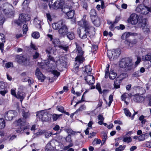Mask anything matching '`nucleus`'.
<instances>
[{
  "instance_id": "nucleus-17",
  "label": "nucleus",
  "mask_w": 151,
  "mask_h": 151,
  "mask_svg": "<svg viewBox=\"0 0 151 151\" xmlns=\"http://www.w3.org/2000/svg\"><path fill=\"white\" fill-rule=\"evenodd\" d=\"M5 42V36L2 34L0 33V49L1 52H3L4 43Z\"/></svg>"
},
{
  "instance_id": "nucleus-10",
  "label": "nucleus",
  "mask_w": 151,
  "mask_h": 151,
  "mask_svg": "<svg viewBox=\"0 0 151 151\" xmlns=\"http://www.w3.org/2000/svg\"><path fill=\"white\" fill-rule=\"evenodd\" d=\"M37 118H38L42 122H47L49 120V118L47 116V114L43 111H41L37 113Z\"/></svg>"
},
{
  "instance_id": "nucleus-34",
  "label": "nucleus",
  "mask_w": 151,
  "mask_h": 151,
  "mask_svg": "<svg viewBox=\"0 0 151 151\" xmlns=\"http://www.w3.org/2000/svg\"><path fill=\"white\" fill-rule=\"evenodd\" d=\"M29 128V126H26L25 127H20L17 129L16 130V131L17 133H20L23 130H24L26 129H28Z\"/></svg>"
},
{
  "instance_id": "nucleus-32",
  "label": "nucleus",
  "mask_w": 151,
  "mask_h": 151,
  "mask_svg": "<svg viewBox=\"0 0 151 151\" xmlns=\"http://www.w3.org/2000/svg\"><path fill=\"white\" fill-rule=\"evenodd\" d=\"M5 126V122L3 119H0V129L4 128Z\"/></svg>"
},
{
  "instance_id": "nucleus-23",
  "label": "nucleus",
  "mask_w": 151,
  "mask_h": 151,
  "mask_svg": "<svg viewBox=\"0 0 151 151\" xmlns=\"http://www.w3.org/2000/svg\"><path fill=\"white\" fill-rule=\"evenodd\" d=\"M133 33L129 32H125L123 33L121 36V39L123 40H125L130 35H132Z\"/></svg>"
},
{
  "instance_id": "nucleus-52",
  "label": "nucleus",
  "mask_w": 151,
  "mask_h": 151,
  "mask_svg": "<svg viewBox=\"0 0 151 151\" xmlns=\"http://www.w3.org/2000/svg\"><path fill=\"white\" fill-rule=\"evenodd\" d=\"M132 75L134 77H138L141 75V74L140 72L138 71L134 73Z\"/></svg>"
},
{
  "instance_id": "nucleus-26",
  "label": "nucleus",
  "mask_w": 151,
  "mask_h": 151,
  "mask_svg": "<svg viewBox=\"0 0 151 151\" xmlns=\"http://www.w3.org/2000/svg\"><path fill=\"white\" fill-rule=\"evenodd\" d=\"M71 7L68 6H66L62 9V11L65 13L67 14L71 10H72Z\"/></svg>"
},
{
  "instance_id": "nucleus-13",
  "label": "nucleus",
  "mask_w": 151,
  "mask_h": 151,
  "mask_svg": "<svg viewBox=\"0 0 151 151\" xmlns=\"http://www.w3.org/2000/svg\"><path fill=\"white\" fill-rule=\"evenodd\" d=\"M17 113L15 111H10L7 112L4 116L5 119L7 120H12L13 117L16 115Z\"/></svg>"
},
{
  "instance_id": "nucleus-28",
  "label": "nucleus",
  "mask_w": 151,
  "mask_h": 151,
  "mask_svg": "<svg viewBox=\"0 0 151 151\" xmlns=\"http://www.w3.org/2000/svg\"><path fill=\"white\" fill-rule=\"evenodd\" d=\"M15 97L17 99H19L21 102H22L24 98L22 93L19 92L17 93V96Z\"/></svg>"
},
{
  "instance_id": "nucleus-35",
  "label": "nucleus",
  "mask_w": 151,
  "mask_h": 151,
  "mask_svg": "<svg viewBox=\"0 0 151 151\" xmlns=\"http://www.w3.org/2000/svg\"><path fill=\"white\" fill-rule=\"evenodd\" d=\"M62 114L58 115L56 114H53L52 115V119L53 121H55L58 119L60 116H62Z\"/></svg>"
},
{
  "instance_id": "nucleus-37",
  "label": "nucleus",
  "mask_w": 151,
  "mask_h": 151,
  "mask_svg": "<svg viewBox=\"0 0 151 151\" xmlns=\"http://www.w3.org/2000/svg\"><path fill=\"white\" fill-rule=\"evenodd\" d=\"M101 135L103 139L102 141L104 142L107 138V134L104 132H102Z\"/></svg>"
},
{
  "instance_id": "nucleus-44",
  "label": "nucleus",
  "mask_w": 151,
  "mask_h": 151,
  "mask_svg": "<svg viewBox=\"0 0 151 151\" xmlns=\"http://www.w3.org/2000/svg\"><path fill=\"white\" fill-rule=\"evenodd\" d=\"M114 88H120L119 82L117 80L114 81Z\"/></svg>"
},
{
  "instance_id": "nucleus-49",
  "label": "nucleus",
  "mask_w": 151,
  "mask_h": 151,
  "mask_svg": "<svg viewBox=\"0 0 151 151\" xmlns=\"http://www.w3.org/2000/svg\"><path fill=\"white\" fill-rule=\"evenodd\" d=\"M5 66L6 68H9L11 67H13V63L11 62H8L6 63Z\"/></svg>"
},
{
  "instance_id": "nucleus-12",
  "label": "nucleus",
  "mask_w": 151,
  "mask_h": 151,
  "mask_svg": "<svg viewBox=\"0 0 151 151\" xmlns=\"http://www.w3.org/2000/svg\"><path fill=\"white\" fill-rule=\"evenodd\" d=\"M138 16L136 14H132L128 19V22L132 24H135L138 22Z\"/></svg>"
},
{
  "instance_id": "nucleus-57",
  "label": "nucleus",
  "mask_w": 151,
  "mask_h": 151,
  "mask_svg": "<svg viewBox=\"0 0 151 151\" xmlns=\"http://www.w3.org/2000/svg\"><path fill=\"white\" fill-rule=\"evenodd\" d=\"M145 139V138L143 134H141L138 137V139L140 141H144Z\"/></svg>"
},
{
  "instance_id": "nucleus-5",
  "label": "nucleus",
  "mask_w": 151,
  "mask_h": 151,
  "mask_svg": "<svg viewBox=\"0 0 151 151\" xmlns=\"http://www.w3.org/2000/svg\"><path fill=\"white\" fill-rule=\"evenodd\" d=\"M30 19V16L27 14H19L18 20L16 22V23L19 26L26 21H29Z\"/></svg>"
},
{
  "instance_id": "nucleus-14",
  "label": "nucleus",
  "mask_w": 151,
  "mask_h": 151,
  "mask_svg": "<svg viewBox=\"0 0 151 151\" xmlns=\"http://www.w3.org/2000/svg\"><path fill=\"white\" fill-rule=\"evenodd\" d=\"M68 29L67 26L64 24L58 30V33L60 36H64L68 32Z\"/></svg>"
},
{
  "instance_id": "nucleus-24",
  "label": "nucleus",
  "mask_w": 151,
  "mask_h": 151,
  "mask_svg": "<svg viewBox=\"0 0 151 151\" xmlns=\"http://www.w3.org/2000/svg\"><path fill=\"white\" fill-rule=\"evenodd\" d=\"M67 36L70 40H72L75 38V35L74 33L72 32H69L66 33Z\"/></svg>"
},
{
  "instance_id": "nucleus-60",
  "label": "nucleus",
  "mask_w": 151,
  "mask_h": 151,
  "mask_svg": "<svg viewBox=\"0 0 151 151\" xmlns=\"http://www.w3.org/2000/svg\"><path fill=\"white\" fill-rule=\"evenodd\" d=\"M86 92H85L83 95L82 96L81 99V100L79 101L78 102L77 104H79L82 102L85 101V97L84 96V94Z\"/></svg>"
},
{
  "instance_id": "nucleus-48",
  "label": "nucleus",
  "mask_w": 151,
  "mask_h": 151,
  "mask_svg": "<svg viewBox=\"0 0 151 151\" xmlns=\"http://www.w3.org/2000/svg\"><path fill=\"white\" fill-rule=\"evenodd\" d=\"M124 110V113L127 116H131V114L128 109L125 108Z\"/></svg>"
},
{
  "instance_id": "nucleus-59",
  "label": "nucleus",
  "mask_w": 151,
  "mask_h": 151,
  "mask_svg": "<svg viewBox=\"0 0 151 151\" xmlns=\"http://www.w3.org/2000/svg\"><path fill=\"white\" fill-rule=\"evenodd\" d=\"M52 133L50 132H45V135L46 137L48 138L51 136Z\"/></svg>"
},
{
  "instance_id": "nucleus-61",
  "label": "nucleus",
  "mask_w": 151,
  "mask_h": 151,
  "mask_svg": "<svg viewBox=\"0 0 151 151\" xmlns=\"http://www.w3.org/2000/svg\"><path fill=\"white\" fill-rule=\"evenodd\" d=\"M127 75L126 73H122L120 75V78H122V79H123L127 76Z\"/></svg>"
},
{
  "instance_id": "nucleus-18",
  "label": "nucleus",
  "mask_w": 151,
  "mask_h": 151,
  "mask_svg": "<svg viewBox=\"0 0 151 151\" xmlns=\"http://www.w3.org/2000/svg\"><path fill=\"white\" fill-rule=\"evenodd\" d=\"M64 24L63 21L62 20L57 23H54L52 24L53 28L55 30L59 29L60 28L62 27V26Z\"/></svg>"
},
{
  "instance_id": "nucleus-11",
  "label": "nucleus",
  "mask_w": 151,
  "mask_h": 151,
  "mask_svg": "<svg viewBox=\"0 0 151 151\" xmlns=\"http://www.w3.org/2000/svg\"><path fill=\"white\" fill-rule=\"evenodd\" d=\"M53 2L51 1L50 2L49 4L50 8H51L54 9H57L62 7L63 3L60 1V0H56L53 4H52Z\"/></svg>"
},
{
  "instance_id": "nucleus-47",
  "label": "nucleus",
  "mask_w": 151,
  "mask_h": 151,
  "mask_svg": "<svg viewBox=\"0 0 151 151\" xmlns=\"http://www.w3.org/2000/svg\"><path fill=\"white\" fill-rule=\"evenodd\" d=\"M28 30V28L27 27V25L26 24H24L23 26V34H26Z\"/></svg>"
},
{
  "instance_id": "nucleus-15",
  "label": "nucleus",
  "mask_w": 151,
  "mask_h": 151,
  "mask_svg": "<svg viewBox=\"0 0 151 151\" xmlns=\"http://www.w3.org/2000/svg\"><path fill=\"white\" fill-rule=\"evenodd\" d=\"M35 74L39 80H40L41 82L44 81L45 78V77L40 72L39 68H37L35 71Z\"/></svg>"
},
{
  "instance_id": "nucleus-19",
  "label": "nucleus",
  "mask_w": 151,
  "mask_h": 151,
  "mask_svg": "<svg viewBox=\"0 0 151 151\" xmlns=\"http://www.w3.org/2000/svg\"><path fill=\"white\" fill-rule=\"evenodd\" d=\"M27 121L22 118H20L15 122V123L18 126L22 127L25 125L27 123Z\"/></svg>"
},
{
  "instance_id": "nucleus-33",
  "label": "nucleus",
  "mask_w": 151,
  "mask_h": 151,
  "mask_svg": "<svg viewBox=\"0 0 151 151\" xmlns=\"http://www.w3.org/2000/svg\"><path fill=\"white\" fill-rule=\"evenodd\" d=\"M58 46L60 48L64 50L65 52H67L69 47V46H67L66 45H59Z\"/></svg>"
},
{
  "instance_id": "nucleus-9",
  "label": "nucleus",
  "mask_w": 151,
  "mask_h": 151,
  "mask_svg": "<svg viewBox=\"0 0 151 151\" xmlns=\"http://www.w3.org/2000/svg\"><path fill=\"white\" fill-rule=\"evenodd\" d=\"M45 52L48 55V64H49L50 61H52V63L55 62V60L53 57H52L51 55L55 53V50L52 48L51 47H49L46 48L45 50Z\"/></svg>"
},
{
  "instance_id": "nucleus-45",
  "label": "nucleus",
  "mask_w": 151,
  "mask_h": 151,
  "mask_svg": "<svg viewBox=\"0 0 151 151\" xmlns=\"http://www.w3.org/2000/svg\"><path fill=\"white\" fill-rule=\"evenodd\" d=\"M137 90H139L142 94H143L145 92V90L142 87L138 86L136 88Z\"/></svg>"
},
{
  "instance_id": "nucleus-16",
  "label": "nucleus",
  "mask_w": 151,
  "mask_h": 151,
  "mask_svg": "<svg viewBox=\"0 0 151 151\" xmlns=\"http://www.w3.org/2000/svg\"><path fill=\"white\" fill-rule=\"evenodd\" d=\"M85 78L87 83L89 85H92L94 83V77L92 75H88Z\"/></svg>"
},
{
  "instance_id": "nucleus-6",
  "label": "nucleus",
  "mask_w": 151,
  "mask_h": 151,
  "mask_svg": "<svg viewBox=\"0 0 151 151\" xmlns=\"http://www.w3.org/2000/svg\"><path fill=\"white\" fill-rule=\"evenodd\" d=\"M136 10L142 14H146L150 11L151 9L150 7L140 5L136 8Z\"/></svg>"
},
{
  "instance_id": "nucleus-4",
  "label": "nucleus",
  "mask_w": 151,
  "mask_h": 151,
  "mask_svg": "<svg viewBox=\"0 0 151 151\" xmlns=\"http://www.w3.org/2000/svg\"><path fill=\"white\" fill-rule=\"evenodd\" d=\"M76 51V52L77 54V57L76 58V61L78 62L79 63H82L84 60L83 55L84 53V52L82 50V48L78 44L75 43Z\"/></svg>"
},
{
  "instance_id": "nucleus-62",
  "label": "nucleus",
  "mask_w": 151,
  "mask_h": 151,
  "mask_svg": "<svg viewBox=\"0 0 151 151\" xmlns=\"http://www.w3.org/2000/svg\"><path fill=\"white\" fill-rule=\"evenodd\" d=\"M147 97L149 99L148 104L150 106H151V94L147 95Z\"/></svg>"
},
{
  "instance_id": "nucleus-3",
  "label": "nucleus",
  "mask_w": 151,
  "mask_h": 151,
  "mask_svg": "<svg viewBox=\"0 0 151 151\" xmlns=\"http://www.w3.org/2000/svg\"><path fill=\"white\" fill-rule=\"evenodd\" d=\"M3 11L5 14L10 17L13 15L15 12L12 5L8 3L3 4Z\"/></svg>"
},
{
  "instance_id": "nucleus-53",
  "label": "nucleus",
  "mask_w": 151,
  "mask_h": 151,
  "mask_svg": "<svg viewBox=\"0 0 151 151\" xmlns=\"http://www.w3.org/2000/svg\"><path fill=\"white\" fill-rule=\"evenodd\" d=\"M57 110L62 112H64V108L61 106H58L57 107Z\"/></svg>"
},
{
  "instance_id": "nucleus-58",
  "label": "nucleus",
  "mask_w": 151,
  "mask_h": 151,
  "mask_svg": "<svg viewBox=\"0 0 151 151\" xmlns=\"http://www.w3.org/2000/svg\"><path fill=\"white\" fill-rule=\"evenodd\" d=\"M141 61V58L138 56L137 58V60L135 62V65H137L140 63Z\"/></svg>"
},
{
  "instance_id": "nucleus-51",
  "label": "nucleus",
  "mask_w": 151,
  "mask_h": 151,
  "mask_svg": "<svg viewBox=\"0 0 151 151\" xmlns=\"http://www.w3.org/2000/svg\"><path fill=\"white\" fill-rule=\"evenodd\" d=\"M96 88L98 90L99 93L101 94V90L100 86V85L99 83H97L96 86Z\"/></svg>"
},
{
  "instance_id": "nucleus-64",
  "label": "nucleus",
  "mask_w": 151,
  "mask_h": 151,
  "mask_svg": "<svg viewBox=\"0 0 151 151\" xmlns=\"http://www.w3.org/2000/svg\"><path fill=\"white\" fill-rule=\"evenodd\" d=\"M39 54L37 52H36L33 55V58L35 59L39 57Z\"/></svg>"
},
{
  "instance_id": "nucleus-42",
  "label": "nucleus",
  "mask_w": 151,
  "mask_h": 151,
  "mask_svg": "<svg viewBox=\"0 0 151 151\" xmlns=\"http://www.w3.org/2000/svg\"><path fill=\"white\" fill-rule=\"evenodd\" d=\"M125 147V145H120L119 147L115 149V151H123Z\"/></svg>"
},
{
  "instance_id": "nucleus-50",
  "label": "nucleus",
  "mask_w": 151,
  "mask_h": 151,
  "mask_svg": "<svg viewBox=\"0 0 151 151\" xmlns=\"http://www.w3.org/2000/svg\"><path fill=\"white\" fill-rule=\"evenodd\" d=\"M16 88H14L11 90V94L15 97L17 96V94L16 93Z\"/></svg>"
},
{
  "instance_id": "nucleus-38",
  "label": "nucleus",
  "mask_w": 151,
  "mask_h": 151,
  "mask_svg": "<svg viewBox=\"0 0 151 151\" xmlns=\"http://www.w3.org/2000/svg\"><path fill=\"white\" fill-rule=\"evenodd\" d=\"M85 71L87 73H90L91 70V68L89 65H87L85 67Z\"/></svg>"
},
{
  "instance_id": "nucleus-30",
  "label": "nucleus",
  "mask_w": 151,
  "mask_h": 151,
  "mask_svg": "<svg viewBox=\"0 0 151 151\" xmlns=\"http://www.w3.org/2000/svg\"><path fill=\"white\" fill-rule=\"evenodd\" d=\"M66 130L67 132L69 134L68 135L70 136L71 135H75L77 133L76 132H74L70 129H68Z\"/></svg>"
},
{
  "instance_id": "nucleus-20",
  "label": "nucleus",
  "mask_w": 151,
  "mask_h": 151,
  "mask_svg": "<svg viewBox=\"0 0 151 151\" xmlns=\"http://www.w3.org/2000/svg\"><path fill=\"white\" fill-rule=\"evenodd\" d=\"M22 115L23 116L22 118L25 119L26 120L28 118H29L30 116V113L24 110V109H22Z\"/></svg>"
},
{
  "instance_id": "nucleus-39",
  "label": "nucleus",
  "mask_w": 151,
  "mask_h": 151,
  "mask_svg": "<svg viewBox=\"0 0 151 151\" xmlns=\"http://www.w3.org/2000/svg\"><path fill=\"white\" fill-rule=\"evenodd\" d=\"M92 51L94 54H96V50L98 49V46L97 45H92Z\"/></svg>"
},
{
  "instance_id": "nucleus-29",
  "label": "nucleus",
  "mask_w": 151,
  "mask_h": 151,
  "mask_svg": "<svg viewBox=\"0 0 151 151\" xmlns=\"http://www.w3.org/2000/svg\"><path fill=\"white\" fill-rule=\"evenodd\" d=\"M26 60L27 58L25 57L20 56L19 57L18 62L19 63L22 64L23 63H25Z\"/></svg>"
},
{
  "instance_id": "nucleus-21",
  "label": "nucleus",
  "mask_w": 151,
  "mask_h": 151,
  "mask_svg": "<svg viewBox=\"0 0 151 151\" xmlns=\"http://www.w3.org/2000/svg\"><path fill=\"white\" fill-rule=\"evenodd\" d=\"M137 42V41L136 39H134L131 41L127 40L125 41V44L129 46L130 47H132L134 45L136 44Z\"/></svg>"
},
{
  "instance_id": "nucleus-56",
  "label": "nucleus",
  "mask_w": 151,
  "mask_h": 151,
  "mask_svg": "<svg viewBox=\"0 0 151 151\" xmlns=\"http://www.w3.org/2000/svg\"><path fill=\"white\" fill-rule=\"evenodd\" d=\"M30 46V47L31 48V49H33V50H35L38 49V48L37 47V46L36 45H35V44L32 43V42H31V43Z\"/></svg>"
},
{
  "instance_id": "nucleus-46",
  "label": "nucleus",
  "mask_w": 151,
  "mask_h": 151,
  "mask_svg": "<svg viewBox=\"0 0 151 151\" xmlns=\"http://www.w3.org/2000/svg\"><path fill=\"white\" fill-rule=\"evenodd\" d=\"M90 14L91 16H95L96 15V11L94 9H92L90 11Z\"/></svg>"
},
{
  "instance_id": "nucleus-41",
  "label": "nucleus",
  "mask_w": 151,
  "mask_h": 151,
  "mask_svg": "<svg viewBox=\"0 0 151 151\" xmlns=\"http://www.w3.org/2000/svg\"><path fill=\"white\" fill-rule=\"evenodd\" d=\"M32 37L34 38L37 39L40 37V35L39 32H33L32 35Z\"/></svg>"
},
{
  "instance_id": "nucleus-63",
  "label": "nucleus",
  "mask_w": 151,
  "mask_h": 151,
  "mask_svg": "<svg viewBox=\"0 0 151 151\" xmlns=\"http://www.w3.org/2000/svg\"><path fill=\"white\" fill-rule=\"evenodd\" d=\"M5 87V84L3 82H0V88L4 89Z\"/></svg>"
},
{
  "instance_id": "nucleus-25",
  "label": "nucleus",
  "mask_w": 151,
  "mask_h": 151,
  "mask_svg": "<svg viewBox=\"0 0 151 151\" xmlns=\"http://www.w3.org/2000/svg\"><path fill=\"white\" fill-rule=\"evenodd\" d=\"M41 21L39 20L37 17H36L34 19V24L37 28L41 27Z\"/></svg>"
},
{
  "instance_id": "nucleus-31",
  "label": "nucleus",
  "mask_w": 151,
  "mask_h": 151,
  "mask_svg": "<svg viewBox=\"0 0 151 151\" xmlns=\"http://www.w3.org/2000/svg\"><path fill=\"white\" fill-rule=\"evenodd\" d=\"M143 60H149L151 59V53L148 54L145 56H143L142 58Z\"/></svg>"
},
{
  "instance_id": "nucleus-40",
  "label": "nucleus",
  "mask_w": 151,
  "mask_h": 151,
  "mask_svg": "<svg viewBox=\"0 0 151 151\" xmlns=\"http://www.w3.org/2000/svg\"><path fill=\"white\" fill-rule=\"evenodd\" d=\"M132 141V139L130 137H126L123 139V141L127 143H129Z\"/></svg>"
},
{
  "instance_id": "nucleus-27",
  "label": "nucleus",
  "mask_w": 151,
  "mask_h": 151,
  "mask_svg": "<svg viewBox=\"0 0 151 151\" xmlns=\"http://www.w3.org/2000/svg\"><path fill=\"white\" fill-rule=\"evenodd\" d=\"M74 14V10H71V11L68 12L66 14L68 18L72 19L73 17Z\"/></svg>"
},
{
  "instance_id": "nucleus-36",
  "label": "nucleus",
  "mask_w": 151,
  "mask_h": 151,
  "mask_svg": "<svg viewBox=\"0 0 151 151\" xmlns=\"http://www.w3.org/2000/svg\"><path fill=\"white\" fill-rule=\"evenodd\" d=\"M94 25L96 27H99L100 25V19L98 18L95 20L93 22Z\"/></svg>"
},
{
  "instance_id": "nucleus-1",
  "label": "nucleus",
  "mask_w": 151,
  "mask_h": 151,
  "mask_svg": "<svg viewBox=\"0 0 151 151\" xmlns=\"http://www.w3.org/2000/svg\"><path fill=\"white\" fill-rule=\"evenodd\" d=\"M78 24L82 27L81 29L78 28L77 32L79 37L82 39L84 40L87 37L89 36L91 38L93 35H89L90 30L93 31L95 32V30L94 27L91 26L89 22L85 20H82L78 22Z\"/></svg>"
},
{
  "instance_id": "nucleus-2",
  "label": "nucleus",
  "mask_w": 151,
  "mask_h": 151,
  "mask_svg": "<svg viewBox=\"0 0 151 151\" xmlns=\"http://www.w3.org/2000/svg\"><path fill=\"white\" fill-rule=\"evenodd\" d=\"M133 65L132 60L129 58H122L119 63V66L120 68L127 70H130Z\"/></svg>"
},
{
  "instance_id": "nucleus-22",
  "label": "nucleus",
  "mask_w": 151,
  "mask_h": 151,
  "mask_svg": "<svg viewBox=\"0 0 151 151\" xmlns=\"http://www.w3.org/2000/svg\"><path fill=\"white\" fill-rule=\"evenodd\" d=\"M144 100V97L139 95H136L134 96L133 98V100L136 102H142Z\"/></svg>"
},
{
  "instance_id": "nucleus-54",
  "label": "nucleus",
  "mask_w": 151,
  "mask_h": 151,
  "mask_svg": "<svg viewBox=\"0 0 151 151\" xmlns=\"http://www.w3.org/2000/svg\"><path fill=\"white\" fill-rule=\"evenodd\" d=\"M5 21V18L3 15L0 17V25H1L3 24Z\"/></svg>"
},
{
  "instance_id": "nucleus-7",
  "label": "nucleus",
  "mask_w": 151,
  "mask_h": 151,
  "mask_svg": "<svg viewBox=\"0 0 151 151\" xmlns=\"http://www.w3.org/2000/svg\"><path fill=\"white\" fill-rule=\"evenodd\" d=\"M121 53L119 49L113 50L111 51H109L107 52V55L109 58L113 59L117 58L120 55Z\"/></svg>"
},
{
  "instance_id": "nucleus-8",
  "label": "nucleus",
  "mask_w": 151,
  "mask_h": 151,
  "mask_svg": "<svg viewBox=\"0 0 151 151\" xmlns=\"http://www.w3.org/2000/svg\"><path fill=\"white\" fill-rule=\"evenodd\" d=\"M109 65H107L106 68L105 70V76L106 78H107L109 76V78L110 79L113 80L116 77L117 74L114 72V70H111L110 71L109 73L108 72L109 71Z\"/></svg>"
},
{
  "instance_id": "nucleus-43",
  "label": "nucleus",
  "mask_w": 151,
  "mask_h": 151,
  "mask_svg": "<svg viewBox=\"0 0 151 151\" xmlns=\"http://www.w3.org/2000/svg\"><path fill=\"white\" fill-rule=\"evenodd\" d=\"M86 107L84 105H81L79 108L76 111V112H78L79 111H82L86 109Z\"/></svg>"
},
{
  "instance_id": "nucleus-55",
  "label": "nucleus",
  "mask_w": 151,
  "mask_h": 151,
  "mask_svg": "<svg viewBox=\"0 0 151 151\" xmlns=\"http://www.w3.org/2000/svg\"><path fill=\"white\" fill-rule=\"evenodd\" d=\"M52 73L54 76L58 77L60 74V73L57 70H53L52 72Z\"/></svg>"
}]
</instances>
